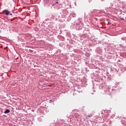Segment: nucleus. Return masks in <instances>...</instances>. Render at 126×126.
I'll use <instances>...</instances> for the list:
<instances>
[{
    "mask_svg": "<svg viewBox=\"0 0 126 126\" xmlns=\"http://www.w3.org/2000/svg\"><path fill=\"white\" fill-rule=\"evenodd\" d=\"M75 116H77L76 117L79 116V115H78V114L77 113H75Z\"/></svg>",
    "mask_w": 126,
    "mask_h": 126,
    "instance_id": "obj_4",
    "label": "nucleus"
},
{
    "mask_svg": "<svg viewBox=\"0 0 126 126\" xmlns=\"http://www.w3.org/2000/svg\"><path fill=\"white\" fill-rule=\"evenodd\" d=\"M93 114L91 113L90 115H87V114H84V116L86 117L87 119H89V118H91V117H93Z\"/></svg>",
    "mask_w": 126,
    "mask_h": 126,
    "instance_id": "obj_1",
    "label": "nucleus"
},
{
    "mask_svg": "<svg viewBox=\"0 0 126 126\" xmlns=\"http://www.w3.org/2000/svg\"><path fill=\"white\" fill-rule=\"evenodd\" d=\"M4 114H8V113H10V110L9 109H6L4 112Z\"/></svg>",
    "mask_w": 126,
    "mask_h": 126,
    "instance_id": "obj_3",
    "label": "nucleus"
},
{
    "mask_svg": "<svg viewBox=\"0 0 126 126\" xmlns=\"http://www.w3.org/2000/svg\"><path fill=\"white\" fill-rule=\"evenodd\" d=\"M57 3H59V2H57Z\"/></svg>",
    "mask_w": 126,
    "mask_h": 126,
    "instance_id": "obj_5",
    "label": "nucleus"
},
{
    "mask_svg": "<svg viewBox=\"0 0 126 126\" xmlns=\"http://www.w3.org/2000/svg\"><path fill=\"white\" fill-rule=\"evenodd\" d=\"M3 12L5 13L6 15H8L9 14V11L7 9L4 10Z\"/></svg>",
    "mask_w": 126,
    "mask_h": 126,
    "instance_id": "obj_2",
    "label": "nucleus"
}]
</instances>
